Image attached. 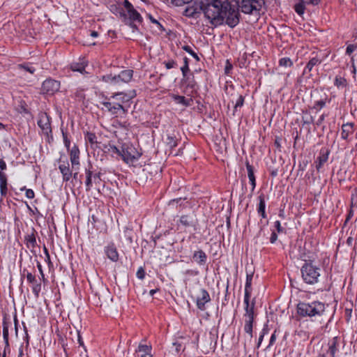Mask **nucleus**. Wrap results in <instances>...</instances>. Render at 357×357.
<instances>
[{
	"label": "nucleus",
	"mask_w": 357,
	"mask_h": 357,
	"mask_svg": "<svg viewBox=\"0 0 357 357\" xmlns=\"http://www.w3.org/2000/svg\"><path fill=\"white\" fill-rule=\"evenodd\" d=\"M204 17L214 26L225 22L231 28H234L240 20L238 10L231 5L228 0H211L200 6Z\"/></svg>",
	"instance_id": "f257e3e1"
},
{
	"label": "nucleus",
	"mask_w": 357,
	"mask_h": 357,
	"mask_svg": "<svg viewBox=\"0 0 357 357\" xmlns=\"http://www.w3.org/2000/svg\"><path fill=\"white\" fill-rule=\"evenodd\" d=\"M296 310L298 314L303 317L321 316L325 311V304L320 301L300 302Z\"/></svg>",
	"instance_id": "f03ea898"
},
{
	"label": "nucleus",
	"mask_w": 357,
	"mask_h": 357,
	"mask_svg": "<svg viewBox=\"0 0 357 357\" xmlns=\"http://www.w3.org/2000/svg\"><path fill=\"white\" fill-rule=\"evenodd\" d=\"M303 280L308 284H314L319 282L321 276V268L310 261L305 260L301 268Z\"/></svg>",
	"instance_id": "7ed1b4c3"
},
{
	"label": "nucleus",
	"mask_w": 357,
	"mask_h": 357,
	"mask_svg": "<svg viewBox=\"0 0 357 357\" xmlns=\"http://www.w3.org/2000/svg\"><path fill=\"white\" fill-rule=\"evenodd\" d=\"M141 155L142 153L132 144H123L122 146L121 156L126 163H132L138 160Z\"/></svg>",
	"instance_id": "20e7f679"
},
{
	"label": "nucleus",
	"mask_w": 357,
	"mask_h": 357,
	"mask_svg": "<svg viewBox=\"0 0 357 357\" xmlns=\"http://www.w3.org/2000/svg\"><path fill=\"white\" fill-rule=\"evenodd\" d=\"M263 0H237L241 11L245 14H252L259 11L262 6Z\"/></svg>",
	"instance_id": "39448f33"
},
{
	"label": "nucleus",
	"mask_w": 357,
	"mask_h": 357,
	"mask_svg": "<svg viewBox=\"0 0 357 357\" xmlns=\"http://www.w3.org/2000/svg\"><path fill=\"white\" fill-rule=\"evenodd\" d=\"M345 347V342L341 337H334L328 342V354L331 357H340Z\"/></svg>",
	"instance_id": "423d86ee"
},
{
	"label": "nucleus",
	"mask_w": 357,
	"mask_h": 357,
	"mask_svg": "<svg viewBox=\"0 0 357 357\" xmlns=\"http://www.w3.org/2000/svg\"><path fill=\"white\" fill-rule=\"evenodd\" d=\"M101 174L100 172H96L93 171L91 165H89V168L85 169V185L86 191L91 190L93 183L97 185L101 181Z\"/></svg>",
	"instance_id": "0eeeda50"
},
{
	"label": "nucleus",
	"mask_w": 357,
	"mask_h": 357,
	"mask_svg": "<svg viewBox=\"0 0 357 357\" xmlns=\"http://www.w3.org/2000/svg\"><path fill=\"white\" fill-rule=\"evenodd\" d=\"M37 124L44 135L47 138L52 137L51 118L47 113H42L39 115Z\"/></svg>",
	"instance_id": "6e6552de"
},
{
	"label": "nucleus",
	"mask_w": 357,
	"mask_h": 357,
	"mask_svg": "<svg viewBox=\"0 0 357 357\" xmlns=\"http://www.w3.org/2000/svg\"><path fill=\"white\" fill-rule=\"evenodd\" d=\"M122 5L127 12V19H124V20L137 21L138 23L143 22L142 15L128 0H124Z\"/></svg>",
	"instance_id": "1a4fd4ad"
},
{
	"label": "nucleus",
	"mask_w": 357,
	"mask_h": 357,
	"mask_svg": "<svg viewBox=\"0 0 357 357\" xmlns=\"http://www.w3.org/2000/svg\"><path fill=\"white\" fill-rule=\"evenodd\" d=\"M60 89V82L53 79H45L42 84L41 90L43 93L53 95Z\"/></svg>",
	"instance_id": "9d476101"
},
{
	"label": "nucleus",
	"mask_w": 357,
	"mask_h": 357,
	"mask_svg": "<svg viewBox=\"0 0 357 357\" xmlns=\"http://www.w3.org/2000/svg\"><path fill=\"white\" fill-rule=\"evenodd\" d=\"M210 301L211 298L208 292L206 289H202L196 300L197 308L202 311L205 310V304L210 302Z\"/></svg>",
	"instance_id": "9b49d317"
},
{
	"label": "nucleus",
	"mask_w": 357,
	"mask_h": 357,
	"mask_svg": "<svg viewBox=\"0 0 357 357\" xmlns=\"http://www.w3.org/2000/svg\"><path fill=\"white\" fill-rule=\"evenodd\" d=\"M26 280L29 283L33 284L32 291L36 296V297H38L39 294L41 291V284L38 282L34 275L28 271H26Z\"/></svg>",
	"instance_id": "f8f14e48"
},
{
	"label": "nucleus",
	"mask_w": 357,
	"mask_h": 357,
	"mask_svg": "<svg viewBox=\"0 0 357 357\" xmlns=\"http://www.w3.org/2000/svg\"><path fill=\"white\" fill-rule=\"evenodd\" d=\"M133 76V70L130 69L123 70L119 75H116V84L121 83H128Z\"/></svg>",
	"instance_id": "ddd939ff"
},
{
	"label": "nucleus",
	"mask_w": 357,
	"mask_h": 357,
	"mask_svg": "<svg viewBox=\"0 0 357 357\" xmlns=\"http://www.w3.org/2000/svg\"><path fill=\"white\" fill-rule=\"evenodd\" d=\"M136 96V93L135 91H133L132 93L126 94L123 92L120 93H114L111 98L115 99L117 100V102H120L121 104L123 105L125 103L129 102L131 99H132Z\"/></svg>",
	"instance_id": "4468645a"
},
{
	"label": "nucleus",
	"mask_w": 357,
	"mask_h": 357,
	"mask_svg": "<svg viewBox=\"0 0 357 357\" xmlns=\"http://www.w3.org/2000/svg\"><path fill=\"white\" fill-rule=\"evenodd\" d=\"M59 169L62 174L63 181H68L73 176V172L70 169L69 164L68 162L60 164Z\"/></svg>",
	"instance_id": "2eb2a0df"
},
{
	"label": "nucleus",
	"mask_w": 357,
	"mask_h": 357,
	"mask_svg": "<svg viewBox=\"0 0 357 357\" xmlns=\"http://www.w3.org/2000/svg\"><path fill=\"white\" fill-rule=\"evenodd\" d=\"M70 159L73 168L78 169L79 165V150L75 145L70 151Z\"/></svg>",
	"instance_id": "dca6fc26"
},
{
	"label": "nucleus",
	"mask_w": 357,
	"mask_h": 357,
	"mask_svg": "<svg viewBox=\"0 0 357 357\" xmlns=\"http://www.w3.org/2000/svg\"><path fill=\"white\" fill-rule=\"evenodd\" d=\"M250 298L248 297L246 301V297L244 296V304L245 313L244 314L245 319L254 320V307H255V301H253L251 304H250Z\"/></svg>",
	"instance_id": "f3484780"
},
{
	"label": "nucleus",
	"mask_w": 357,
	"mask_h": 357,
	"mask_svg": "<svg viewBox=\"0 0 357 357\" xmlns=\"http://www.w3.org/2000/svg\"><path fill=\"white\" fill-rule=\"evenodd\" d=\"M105 252L107 257L112 261L119 260V253L114 243L109 244L105 248Z\"/></svg>",
	"instance_id": "a211bd4d"
},
{
	"label": "nucleus",
	"mask_w": 357,
	"mask_h": 357,
	"mask_svg": "<svg viewBox=\"0 0 357 357\" xmlns=\"http://www.w3.org/2000/svg\"><path fill=\"white\" fill-rule=\"evenodd\" d=\"M10 324V322L7 320L6 317L3 319L2 321V326H3V337L5 342V347L4 351H6L7 349H9L10 345H9V333H8V328Z\"/></svg>",
	"instance_id": "6ab92c4d"
},
{
	"label": "nucleus",
	"mask_w": 357,
	"mask_h": 357,
	"mask_svg": "<svg viewBox=\"0 0 357 357\" xmlns=\"http://www.w3.org/2000/svg\"><path fill=\"white\" fill-rule=\"evenodd\" d=\"M192 259L198 265L204 266L206 264L207 255L202 250H199L194 252Z\"/></svg>",
	"instance_id": "aec40b11"
},
{
	"label": "nucleus",
	"mask_w": 357,
	"mask_h": 357,
	"mask_svg": "<svg viewBox=\"0 0 357 357\" xmlns=\"http://www.w3.org/2000/svg\"><path fill=\"white\" fill-rule=\"evenodd\" d=\"M329 151L328 149H321L319 156L317 158L316 168L319 171L322 166L327 162L328 159Z\"/></svg>",
	"instance_id": "412c9836"
},
{
	"label": "nucleus",
	"mask_w": 357,
	"mask_h": 357,
	"mask_svg": "<svg viewBox=\"0 0 357 357\" xmlns=\"http://www.w3.org/2000/svg\"><path fill=\"white\" fill-rule=\"evenodd\" d=\"M354 123H346L342 126L341 138L347 140L354 132Z\"/></svg>",
	"instance_id": "4be33fe9"
},
{
	"label": "nucleus",
	"mask_w": 357,
	"mask_h": 357,
	"mask_svg": "<svg viewBox=\"0 0 357 357\" xmlns=\"http://www.w3.org/2000/svg\"><path fill=\"white\" fill-rule=\"evenodd\" d=\"M128 112V109L126 106L116 102H114V103H112V109H110V113L116 116H118L120 113L126 114Z\"/></svg>",
	"instance_id": "5701e85b"
},
{
	"label": "nucleus",
	"mask_w": 357,
	"mask_h": 357,
	"mask_svg": "<svg viewBox=\"0 0 357 357\" xmlns=\"http://www.w3.org/2000/svg\"><path fill=\"white\" fill-rule=\"evenodd\" d=\"M109 10L114 15L120 17L127 19V15L121 5L119 3H112L109 5Z\"/></svg>",
	"instance_id": "b1692460"
},
{
	"label": "nucleus",
	"mask_w": 357,
	"mask_h": 357,
	"mask_svg": "<svg viewBox=\"0 0 357 357\" xmlns=\"http://www.w3.org/2000/svg\"><path fill=\"white\" fill-rule=\"evenodd\" d=\"M246 169L248 172V177L249 178L250 183L252 185L251 191L253 192L256 187V178L255 176V169L252 165H251L248 162H246L245 164Z\"/></svg>",
	"instance_id": "393cba45"
},
{
	"label": "nucleus",
	"mask_w": 357,
	"mask_h": 357,
	"mask_svg": "<svg viewBox=\"0 0 357 357\" xmlns=\"http://www.w3.org/2000/svg\"><path fill=\"white\" fill-rule=\"evenodd\" d=\"M87 66V62L84 59H79L78 62H74L71 63L70 68L73 71L79 72L82 74L84 73L85 68Z\"/></svg>",
	"instance_id": "a878e982"
},
{
	"label": "nucleus",
	"mask_w": 357,
	"mask_h": 357,
	"mask_svg": "<svg viewBox=\"0 0 357 357\" xmlns=\"http://www.w3.org/2000/svg\"><path fill=\"white\" fill-rule=\"evenodd\" d=\"M179 222L185 227H194L196 225L192 215H183L180 217Z\"/></svg>",
	"instance_id": "bb28decb"
},
{
	"label": "nucleus",
	"mask_w": 357,
	"mask_h": 357,
	"mask_svg": "<svg viewBox=\"0 0 357 357\" xmlns=\"http://www.w3.org/2000/svg\"><path fill=\"white\" fill-rule=\"evenodd\" d=\"M172 98L176 103L180 104L185 107L190 106L192 102V98L187 99V98H185V96H179V95L173 94L172 96Z\"/></svg>",
	"instance_id": "cd10ccee"
},
{
	"label": "nucleus",
	"mask_w": 357,
	"mask_h": 357,
	"mask_svg": "<svg viewBox=\"0 0 357 357\" xmlns=\"http://www.w3.org/2000/svg\"><path fill=\"white\" fill-rule=\"evenodd\" d=\"M7 176L4 172H0V192L2 197H6L8 192Z\"/></svg>",
	"instance_id": "c85d7f7f"
},
{
	"label": "nucleus",
	"mask_w": 357,
	"mask_h": 357,
	"mask_svg": "<svg viewBox=\"0 0 357 357\" xmlns=\"http://www.w3.org/2000/svg\"><path fill=\"white\" fill-rule=\"evenodd\" d=\"M253 278V273H247L246 275V282L245 285V297H246V299L248 297L251 296V291H252V280Z\"/></svg>",
	"instance_id": "c756f323"
},
{
	"label": "nucleus",
	"mask_w": 357,
	"mask_h": 357,
	"mask_svg": "<svg viewBox=\"0 0 357 357\" xmlns=\"http://www.w3.org/2000/svg\"><path fill=\"white\" fill-rule=\"evenodd\" d=\"M199 8L197 6L192 5L185 8L183 15L188 17H195L196 14L199 13Z\"/></svg>",
	"instance_id": "7c9ffc66"
},
{
	"label": "nucleus",
	"mask_w": 357,
	"mask_h": 357,
	"mask_svg": "<svg viewBox=\"0 0 357 357\" xmlns=\"http://www.w3.org/2000/svg\"><path fill=\"white\" fill-rule=\"evenodd\" d=\"M321 63V60L318 57L312 58L309 62L307 63L304 70L303 74H307L310 73L312 70L313 67Z\"/></svg>",
	"instance_id": "2f4dec72"
},
{
	"label": "nucleus",
	"mask_w": 357,
	"mask_h": 357,
	"mask_svg": "<svg viewBox=\"0 0 357 357\" xmlns=\"http://www.w3.org/2000/svg\"><path fill=\"white\" fill-rule=\"evenodd\" d=\"M24 238L28 248L33 249L36 247L37 243L33 231L31 234L25 236Z\"/></svg>",
	"instance_id": "473e14b6"
},
{
	"label": "nucleus",
	"mask_w": 357,
	"mask_h": 357,
	"mask_svg": "<svg viewBox=\"0 0 357 357\" xmlns=\"http://www.w3.org/2000/svg\"><path fill=\"white\" fill-rule=\"evenodd\" d=\"M258 198H259V206H258L257 211L261 215L262 218H266V214L265 212L266 204H265L264 195H260V196H259Z\"/></svg>",
	"instance_id": "72a5a7b5"
},
{
	"label": "nucleus",
	"mask_w": 357,
	"mask_h": 357,
	"mask_svg": "<svg viewBox=\"0 0 357 357\" xmlns=\"http://www.w3.org/2000/svg\"><path fill=\"white\" fill-rule=\"evenodd\" d=\"M334 85L339 89H344L347 86V81L344 77L336 76L334 80Z\"/></svg>",
	"instance_id": "f704fd0d"
},
{
	"label": "nucleus",
	"mask_w": 357,
	"mask_h": 357,
	"mask_svg": "<svg viewBox=\"0 0 357 357\" xmlns=\"http://www.w3.org/2000/svg\"><path fill=\"white\" fill-rule=\"evenodd\" d=\"M254 320L245 319L244 331L245 333L250 335V337H252V324Z\"/></svg>",
	"instance_id": "c9c22d12"
},
{
	"label": "nucleus",
	"mask_w": 357,
	"mask_h": 357,
	"mask_svg": "<svg viewBox=\"0 0 357 357\" xmlns=\"http://www.w3.org/2000/svg\"><path fill=\"white\" fill-rule=\"evenodd\" d=\"M84 138L86 142L90 143L91 145L97 143V137L96 135L93 132H87L85 134Z\"/></svg>",
	"instance_id": "e433bc0d"
},
{
	"label": "nucleus",
	"mask_w": 357,
	"mask_h": 357,
	"mask_svg": "<svg viewBox=\"0 0 357 357\" xmlns=\"http://www.w3.org/2000/svg\"><path fill=\"white\" fill-rule=\"evenodd\" d=\"M326 103V97L324 99L316 100L314 102L312 109L319 111L320 109H321L323 107H325Z\"/></svg>",
	"instance_id": "4c0bfd02"
},
{
	"label": "nucleus",
	"mask_w": 357,
	"mask_h": 357,
	"mask_svg": "<svg viewBox=\"0 0 357 357\" xmlns=\"http://www.w3.org/2000/svg\"><path fill=\"white\" fill-rule=\"evenodd\" d=\"M294 10L299 15H302L305 12V2L301 1L296 3L294 6Z\"/></svg>",
	"instance_id": "58836bf2"
},
{
	"label": "nucleus",
	"mask_w": 357,
	"mask_h": 357,
	"mask_svg": "<svg viewBox=\"0 0 357 357\" xmlns=\"http://www.w3.org/2000/svg\"><path fill=\"white\" fill-rule=\"evenodd\" d=\"M102 79H103V81H105L107 83L116 85L117 81H116V75H113L112 74H109V75H105V76H103Z\"/></svg>",
	"instance_id": "ea45409f"
},
{
	"label": "nucleus",
	"mask_w": 357,
	"mask_h": 357,
	"mask_svg": "<svg viewBox=\"0 0 357 357\" xmlns=\"http://www.w3.org/2000/svg\"><path fill=\"white\" fill-rule=\"evenodd\" d=\"M279 64L280 66L287 68V67H291L293 65V62L291 61V60L289 58L283 57L279 60Z\"/></svg>",
	"instance_id": "a19ab883"
},
{
	"label": "nucleus",
	"mask_w": 357,
	"mask_h": 357,
	"mask_svg": "<svg viewBox=\"0 0 357 357\" xmlns=\"http://www.w3.org/2000/svg\"><path fill=\"white\" fill-rule=\"evenodd\" d=\"M244 100H245L244 96H242V95H239L238 97V99H237V100H236V102L235 103V105H234V114L237 111V109L238 107H243V105L244 104Z\"/></svg>",
	"instance_id": "79ce46f5"
},
{
	"label": "nucleus",
	"mask_w": 357,
	"mask_h": 357,
	"mask_svg": "<svg viewBox=\"0 0 357 357\" xmlns=\"http://www.w3.org/2000/svg\"><path fill=\"white\" fill-rule=\"evenodd\" d=\"M182 49L183 50H185L186 52H188V54H190L192 56H193L196 60L199 61V56L197 54V53H195L192 49L191 48V47H190L189 45H184L182 47Z\"/></svg>",
	"instance_id": "37998d69"
},
{
	"label": "nucleus",
	"mask_w": 357,
	"mask_h": 357,
	"mask_svg": "<svg viewBox=\"0 0 357 357\" xmlns=\"http://www.w3.org/2000/svg\"><path fill=\"white\" fill-rule=\"evenodd\" d=\"M183 61L184 65L181 68V70L182 72L183 76L185 77L187 73L190 70L188 65V59L187 57H184Z\"/></svg>",
	"instance_id": "c03bdc74"
},
{
	"label": "nucleus",
	"mask_w": 357,
	"mask_h": 357,
	"mask_svg": "<svg viewBox=\"0 0 357 357\" xmlns=\"http://www.w3.org/2000/svg\"><path fill=\"white\" fill-rule=\"evenodd\" d=\"M192 0H171V3L175 6H183L191 3Z\"/></svg>",
	"instance_id": "a18cd8bd"
},
{
	"label": "nucleus",
	"mask_w": 357,
	"mask_h": 357,
	"mask_svg": "<svg viewBox=\"0 0 357 357\" xmlns=\"http://www.w3.org/2000/svg\"><path fill=\"white\" fill-rule=\"evenodd\" d=\"M167 144L170 148H174L177 146V140L174 137L168 135L167 137Z\"/></svg>",
	"instance_id": "49530a36"
},
{
	"label": "nucleus",
	"mask_w": 357,
	"mask_h": 357,
	"mask_svg": "<svg viewBox=\"0 0 357 357\" xmlns=\"http://www.w3.org/2000/svg\"><path fill=\"white\" fill-rule=\"evenodd\" d=\"M20 68L24 69L25 71L33 74L36 71V68L31 64H21L19 66Z\"/></svg>",
	"instance_id": "de8ad7c7"
},
{
	"label": "nucleus",
	"mask_w": 357,
	"mask_h": 357,
	"mask_svg": "<svg viewBox=\"0 0 357 357\" xmlns=\"http://www.w3.org/2000/svg\"><path fill=\"white\" fill-rule=\"evenodd\" d=\"M172 345H173V347H174V348H172L173 349L172 351H174L176 354H178L181 351L185 350V348L183 347V344L181 343L178 342V341L174 342L172 344Z\"/></svg>",
	"instance_id": "09e8293b"
},
{
	"label": "nucleus",
	"mask_w": 357,
	"mask_h": 357,
	"mask_svg": "<svg viewBox=\"0 0 357 357\" xmlns=\"http://www.w3.org/2000/svg\"><path fill=\"white\" fill-rule=\"evenodd\" d=\"M151 347L146 344H139L138 346L137 351L142 354H150Z\"/></svg>",
	"instance_id": "8fccbe9b"
},
{
	"label": "nucleus",
	"mask_w": 357,
	"mask_h": 357,
	"mask_svg": "<svg viewBox=\"0 0 357 357\" xmlns=\"http://www.w3.org/2000/svg\"><path fill=\"white\" fill-rule=\"evenodd\" d=\"M167 69H171L177 67V63L175 61L171 59L163 62Z\"/></svg>",
	"instance_id": "3c124183"
},
{
	"label": "nucleus",
	"mask_w": 357,
	"mask_h": 357,
	"mask_svg": "<svg viewBox=\"0 0 357 357\" xmlns=\"http://www.w3.org/2000/svg\"><path fill=\"white\" fill-rule=\"evenodd\" d=\"M274 227L275 228L278 233L284 232V228L281 226V223L279 220H276L274 222Z\"/></svg>",
	"instance_id": "603ef678"
},
{
	"label": "nucleus",
	"mask_w": 357,
	"mask_h": 357,
	"mask_svg": "<svg viewBox=\"0 0 357 357\" xmlns=\"http://www.w3.org/2000/svg\"><path fill=\"white\" fill-rule=\"evenodd\" d=\"M186 82H187V86L192 89H195V86H196V83L194 80V77H192V78L190 77H187L186 78Z\"/></svg>",
	"instance_id": "864d4df0"
},
{
	"label": "nucleus",
	"mask_w": 357,
	"mask_h": 357,
	"mask_svg": "<svg viewBox=\"0 0 357 357\" xmlns=\"http://www.w3.org/2000/svg\"><path fill=\"white\" fill-rule=\"evenodd\" d=\"M108 151H111L112 153H116V154H118L120 156H121V152H122V149L121 150L119 149L114 145H109V148H108Z\"/></svg>",
	"instance_id": "5fc2aeb1"
},
{
	"label": "nucleus",
	"mask_w": 357,
	"mask_h": 357,
	"mask_svg": "<svg viewBox=\"0 0 357 357\" xmlns=\"http://www.w3.org/2000/svg\"><path fill=\"white\" fill-rule=\"evenodd\" d=\"M356 49H357V45H354V44L349 45L346 49V54L348 55H351V53L353 52H354Z\"/></svg>",
	"instance_id": "6e6d98bb"
},
{
	"label": "nucleus",
	"mask_w": 357,
	"mask_h": 357,
	"mask_svg": "<svg viewBox=\"0 0 357 357\" xmlns=\"http://www.w3.org/2000/svg\"><path fill=\"white\" fill-rule=\"evenodd\" d=\"M26 190L25 195L28 199H33L34 197L35 194H34V192L33 191V190L26 189L25 187L21 189V190Z\"/></svg>",
	"instance_id": "4d7b16f0"
},
{
	"label": "nucleus",
	"mask_w": 357,
	"mask_h": 357,
	"mask_svg": "<svg viewBox=\"0 0 357 357\" xmlns=\"http://www.w3.org/2000/svg\"><path fill=\"white\" fill-rule=\"evenodd\" d=\"M62 135H63V142H64L65 146L68 149L70 148V141L68 138L67 134L66 132H64L63 130H62Z\"/></svg>",
	"instance_id": "13d9d810"
},
{
	"label": "nucleus",
	"mask_w": 357,
	"mask_h": 357,
	"mask_svg": "<svg viewBox=\"0 0 357 357\" xmlns=\"http://www.w3.org/2000/svg\"><path fill=\"white\" fill-rule=\"evenodd\" d=\"M137 277L139 278V279H144V277H145V271L143 269V268L140 267L138 271H137Z\"/></svg>",
	"instance_id": "bf43d9fd"
},
{
	"label": "nucleus",
	"mask_w": 357,
	"mask_h": 357,
	"mask_svg": "<svg viewBox=\"0 0 357 357\" xmlns=\"http://www.w3.org/2000/svg\"><path fill=\"white\" fill-rule=\"evenodd\" d=\"M278 239V234L275 231H272V234L270 237V242L271 243H275Z\"/></svg>",
	"instance_id": "052dcab7"
},
{
	"label": "nucleus",
	"mask_w": 357,
	"mask_h": 357,
	"mask_svg": "<svg viewBox=\"0 0 357 357\" xmlns=\"http://www.w3.org/2000/svg\"><path fill=\"white\" fill-rule=\"evenodd\" d=\"M326 116V114H321L319 116V118L318 119V120L316 121L315 125L317 126H321V123H323V121L325 120Z\"/></svg>",
	"instance_id": "680f3d73"
},
{
	"label": "nucleus",
	"mask_w": 357,
	"mask_h": 357,
	"mask_svg": "<svg viewBox=\"0 0 357 357\" xmlns=\"http://www.w3.org/2000/svg\"><path fill=\"white\" fill-rule=\"evenodd\" d=\"M37 268L40 272V276H41V279L43 280H45V275L43 273V267H42V265L40 264V263L39 261L37 262Z\"/></svg>",
	"instance_id": "e2e57ef3"
},
{
	"label": "nucleus",
	"mask_w": 357,
	"mask_h": 357,
	"mask_svg": "<svg viewBox=\"0 0 357 357\" xmlns=\"http://www.w3.org/2000/svg\"><path fill=\"white\" fill-rule=\"evenodd\" d=\"M7 165L3 159H0V172H3L6 169Z\"/></svg>",
	"instance_id": "0e129e2a"
},
{
	"label": "nucleus",
	"mask_w": 357,
	"mask_h": 357,
	"mask_svg": "<svg viewBox=\"0 0 357 357\" xmlns=\"http://www.w3.org/2000/svg\"><path fill=\"white\" fill-rule=\"evenodd\" d=\"M112 103H114V102H103L102 105L110 112V109H112Z\"/></svg>",
	"instance_id": "69168bd1"
},
{
	"label": "nucleus",
	"mask_w": 357,
	"mask_h": 357,
	"mask_svg": "<svg viewBox=\"0 0 357 357\" xmlns=\"http://www.w3.org/2000/svg\"><path fill=\"white\" fill-rule=\"evenodd\" d=\"M321 0H307V3L317 6L320 3Z\"/></svg>",
	"instance_id": "338daca9"
},
{
	"label": "nucleus",
	"mask_w": 357,
	"mask_h": 357,
	"mask_svg": "<svg viewBox=\"0 0 357 357\" xmlns=\"http://www.w3.org/2000/svg\"><path fill=\"white\" fill-rule=\"evenodd\" d=\"M136 21H129V25L133 31L138 30L137 25L135 24Z\"/></svg>",
	"instance_id": "774afa93"
}]
</instances>
